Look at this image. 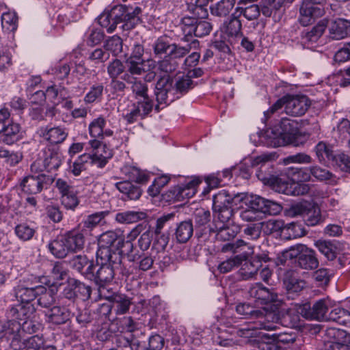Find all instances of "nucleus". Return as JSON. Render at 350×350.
<instances>
[{
  "label": "nucleus",
  "instance_id": "4",
  "mask_svg": "<svg viewBox=\"0 0 350 350\" xmlns=\"http://www.w3.org/2000/svg\"><path fill=\"white\" fill-rule=\"evenodd\" d=\"M99 261L100 263V267L96 273L93 269V277L89 278V280H93L99 286V288H103L104 289V286L113 280L117 273L126 277H128L131 273L127 269L121 265V258H120L118 265H115V262L109 260L97 259V262H99ZM100 292L101 294L103 293L101 289H100Z\"/></svg>",
  "mask_w": 350,
  "mask_h": 350
},
{
  "label": "nucleus",
  "instance_id": "38",
  "mask_svg": "<svg viewBox=\"0 0 350 350\" xmlns=\"http://www.w3.org/2000/svg\"><path fill=\"white\" fill-rule=\"evenodd\" d=\"M16 339L20 342L19 349L21 350H42L44 340L42 336L35 335L28 338H14L12 340Z\"/></svg>",
  "mask_w": 350,
  "mask_h": 350
},
{
  "label": "nucleus",
  "instance_id": "20",
  "mask_svg": "<svg viewBox=\"0 0 350 350\" xmlns=\"http://www.w3.org/2000/svg\"><path fill=\"white\" fill-rule=\"evenodd\" d=\"M327 27L325 21H321L316 26L310 31L306 30L301 33V42L306 46L310 47V44L315 43L321 38Z\"/></svg>",
  "mask_w": 350,
  "mask_h": 350
},
{
  "label": "nucleus",
  "instance_id": "54",
  "mask_svg": "<svg viewBox=\"0 0 350 350\" xmlns=\"http://www.w3.org/2000/svg\"><path fill=\"white\" fill-rule=\"evenodd\" d=\"M232 199L226 191H219L213 196V210H221L224 207L229 206Z\"/></svg>",
  "mask_w": 350,
  "mask_h": 350
},
{
  "label": "nucleus",
  "instance_id": "56",
  "mask_svg": "<svg viewBox=\"0 0 350 350\" xmlns=\"http://www.w3.org/2000/svg\"><path fill=\"white\" fill-rule=\"evenodd\" d=\"M104 47L107 52L118 56L122 51V40L119 36H113L106 40Z\"/></svg>",
  "mask_w": 350,
  "mask_h": 350
},
{
  "label": "nucleus",
  "instance_id": "15",
  "mask_svg": "<svg viewBox=\"0 0 350 350\" xmlns=\"http://www.w3.org/2000/svg\"><path fill=\"white\" fill-rule=\"evenodd\" d=\"M43 291H44V286L42 285L29 287L20 283L14 288L15 296L18 300L27 304L34 300L37 297L38 293Z\"/></svg>",
  "mask_w": 350,
  "mask_h": 350
},
{
  "label": "nucleus",
  "instance_id": "28",
  "mask_svg": "<svg viewBox=\"0 0 350 350\" xmlns=\"http://www.w3.org/2000/svg\"><path fill=\"white\" fill-rule=\"evenodd\" d=\"M210 231L215 233V239L219 241H227L228 243L232 240L237 234V228L230 226L227 224L217 225L210 228Z\"/></svg>",
  "mask_w": 350,
  "mask_h": 350
},
{
  "label": "nucleus",
  "instance_id": "8",
  "mask_svg": "<svg viewBox=\"0 0 350 350\" xmlns=\"http://www.w3.org/2000/svg\"><path fill=\"white\" fill-rule=\"evenodd\" d=\"M89 145L92 149V154H83L81 155V160L83 161V158H88L92 163L98 167H104L108 159L113 156L112 150L96 139L90 140Z\"/></svg>",
  "mask_w": 350,
  "mask_h": 350
},
{
  "label": "nucleus",
  "instance_id": "61",
  "mask_svg": "<svg viewBox=\"0 0 350 350\" xmlns=\"http://www.w3.org/2000/svg\"><path fill=\"white\" fill-rule=\"evenodd\" d=\"M282 230L286 231L289 239L303 237L306 232L301 225L294 222L283 224Z\"/></svg>",
  "mask_w": 350,
  "mask_h": 350
},
{
  "label": "nucleus",
  "instance_id": "40",
  "mask_svg": "<svg viewBox=\"0 0 350 350\" xmlns=\"http://www.w3.org/2000/svg\"><path fill=\"white\" fill-rule=\"evenodd\" d=\"M49 250L54 256L59 258H64L70 253L62 235L50 242Z\"/></svg>",
  "mask_w": 350,
  "mask_h": 350
},
{
  "label": "nucleus",
  "instance_id": "53",
  "mask_svg": "<svg viewBox=\"0 0 350 350\" xmlns=\"http://www.w3.org/2000/svg\"><path fill=\"white\" fill-rule=\"evenodd\" d=\"M104 90V85L101 83H96L90 88L88 92L84 97V101L86 103H92L96 100H100Z\"/></svg>",
  "mask_w": 350,
  "mask_h": 350
},
{
  "label": "nucleus",
  "instance_id": "23",
  "mask_svg": "<svg viewBox=\"0 0 350 350\" xmlns=\"http://www.w3.org/2000/svg\"><path fill=\"white\" fill-rule=\"evenodd\" d=\"M329 31L332 39H343L350 35V23L342 18L333 21L329 26Z\"/></svg>",
  "mask_w": 350,
  "mask_h": 350
},
{
  "label": "nucleus",
  "instance_id": "49",
  "mask_svg": "<svg viewBox=\"0 0 350 350\" xmlns=\"http://www.w3.org/2000/svg\"><path fill=\"white\" fill-rule=\"evenodd\" d=\"M327 320L346 325L350 322V312L341 308H335L329 314Z\"/></svg>",
  "mask_w": 350,
  "mask_h": 350
},
{
  "label": "nucleus",
  "instance_id": "48",
  "mask_svg": "<svg viewBox=\"0 0 350 350\" xmlns=\"http://www.w3.org/2000/svg\"><path fill=\"white\" fill-rule=\"evenodd\" d=\"M286 0H262L260 2L261 11L264 16L269 17L273 12L280 10Z\"/></svg>",
  "mask_w": 350,
  "mask_h": 350
},
{
  "label": "nucleus",
  "instance_id": "29",
  "mask_svg": "<svg viewBox=\"0 0 350 350\" xmlns=\"http://www.w3.org/2000/svg\"><path fill=\"white\" fill-rule=\"evenodd\" d=\"M284 174L293 183H303L310 180V167H286L284 170Z\"/></svg>",
  "mask_w": 350,
  "mask_h": 350
},
{
  "label": "nucleus",
  "instance_id": "22",
  "mask_svg": "<svg viewBox=\"0 0 350 350\" xmlns=\"http://www.w3.org/2000/svg\"><path fill=\"white\" fill-rule=\"evenodd\" d=\"M116 189L123 194L124 200H137L142 193V190L131 181L118 182L115 184Z\"/></svg>",
  "mask_w": 350,
  "mask_h": 350
},
{
  "label": "nucleus",
  "instance_id": "5",
  "mask_svg": "<svg viewBox=\"0 0 350 350\" xmlns=\"http://www.w3.org/2000/svg\"><path fill=\"white\" fill-rule=\"evenodd\" d=\"M154 94L157 101V104L155 106L157 111H159L160 109L174 100L176 98L175 89L172 79L168 75L161 77L157 81L155 85Z\"/></svg>",
  "mask_w": 350,
  "mask_h": 350
},
{
  "label": "nucleus",
  "instance_id": "59",
  "mask_svg": "<svg viewBox=\"0 0 350 350\" xmlns=\"http://www.w3.org/2000/svg\"><path fill=\"white\" fill-rule=\"evenodd\" d=\"M108 214V211H100L88 215L83 221V228L90 230L95 228Z\"/></svg>",
  "mask_w": 350,
  "mask_h": 350
},
{
  "label": "nucleus",
  "instance_id": "55",
  "mask_svg": "<svg viewBox=\"0 0 350 350\" xmlns=\"http://www.w3.org/2000/svg\"><path fill=\"white\" fill-rule=\"evenodd\" d=\"M234 4V0H221L212 9V12L218 16H226L231 12Z\"/></svg>",
  "mask_w": 350,
  "mask_h": 350
},
{
  "label": "nucleus",
  "instance_id": "42",
  "mask_svg": "<svg viewBox=\"0 0 350 350\" xmlns=\"http://www.w3.org/2000/svg\"><path fill=\"white\" fill-rule=\"evenodd\" d=\"M34 308L32 306L27 304H18L10 310V315L17 320L25 321L29 319L33 314Z\"/></svg>",
  "mask_w": 350,
  "mask_h": 350
},
{
  "label": "nucleus",
  "instance_id": "30",
  "mask_svg": "<svg viewBox=\"0 0 350 350\" xmlns=\"http://www.w3.org/2000/svg\"><path fill=\"white\" fill-rule=\"evenodd\" d=\"M42 136L51 144H61L67 137L68 133L66 129L60 126L45 128L41 130Z\"/></svg>",
  "mask_w": 350,
  "mask_h": 350
},
{
  "label": "nucleus",
  "instance_id": "16",
  "mask_svg": "<svg viewBox=\"0 0 350 350\" xmlns=\"http://www.w3.org/2000/svg\"><path fill=\"white\" fill-rule=\"evenodd\" d=\"M46 179V176L43 174L28 176L24 178L21 185L24 192L28 194H37L42 190Z\"/></svg>",
  "mask_w": 350,
  "mask_h": 350
},
{
  "label": "nucleus",
  "instance_id": "51",
  "mask_svg": "<svg viewBox=\"0 0 350 350\" xmlns=\"http://www.w3.org/2000/svg\"><path fill=\"white\" fill-rule=\"evenodd\" d=\"M289 180L281 176H273L271 178V181L268 185L271 186L273 189L279 193H283L289 195L290 183Z\"/></svg>",
  "mask_w": 350,
  "mask_h": 350
},
{
  "label": "nucleus",
  "instance_id": "13",
  "mask_svg": "<svg viewBox=\"0 0 350 350\" xmlns=\"http://www.w3.org/2000/svg\"><path fill=\"white\" fill-rule=\"evenodd\" d=\"M269 260V258L267 254L256 255L249 261L245 260V262L242 265L238 273L243 280L252 278L257 274L258 269L262 267L261 262H267Z\"/></svg>",
  "mask_w": 350,
  "mask_h": 350
},
{
  "label": "nucleus",
  "instance_id": "9",
  "mask_svg": "<svg viewBox=\"0 0 350 350\" xmlns=\"http://www.w3.org/2000/svg\"><path fill=\"white\" fill-rule=\"evenodd\" d=\"M265 319H260L253 325H250L246 327L238 329L236 332L237 335L243 338H252L256 336V329H264L267 331H274L278 326L274 319L278 320L275 317L273 313H268L265 315Z\"/></svg>",
  "mask_w": 350,
  "mask_h": 350
},
{
  "label": "nucleus",
  "instance_id": "10",
  "mask_svg": "<svg viewBox=\"0 0 350 350\" xmlns=\"http://www.w3.org/2000/svg\"><path fill=\"white\" fill-rule=\"evenodd\" d=\"M124 8L122 5L114 6L109 11H104L98 17V23L107 29L109 33L113 32L117 25L122 23V16Z\"/></svg>",
  "mask_w": 350,
  "mask_h": 350
},
{
  "label": "nucleus",
  "instance_id": "62",
  "mask_svg": "<svg viewBox=\"0 0 350 350\" xmlns=\"http://www.w3.org/2000/svg\"><path fill=\"white\" fill-rule=\"evenodd\" d=\"M36 230L27 224H21L16 226L15 233L23 241H29L34 235Z\"/></svg>",
  "mask_w": 350,
  "mask_h": 350
},
{
  "label": "nucleus",
  "instance_id": "2",
  "mask_svg": "<svg viewBox=\"0 0 350 350\" xmlns=\"http://www.w3.org/2000/svg\"><path fill=\"white\" fill-rule=\"evenodd\" d=\"M96 258L109 260L118 265L121 258V245L124 239L116 231L109 230L100 234L98 240Z\"/></svg>",
  "mask_w": 350,
  "mask_h": 350
},
{
  "label": "nucleus",
  "instance_id": "43",
  "mask_svg": "<svg viewBox=\"0 0 350 350\" xmlns=\"http://www.w3.org/2000/svg\"><path fill=\"white\" fill-rule=\"evenodd\" d=\"M310 174L319 181L331 184L336 183V177L332 172L317 165L310 166Z\"/></svg>",
  "mask_w": 350,
  "mask_h": 350
},
{
  "label": "nucleus",
  "instance_id": "1",
  "mask_svg": "<svg viewBox=\"0 0 350 350\" xmlns=\"http://www.w3.org/2000/svg\"><path fill=\"white\" fill-rule=\"evenodd\" d=\"M300 124L297 120L282 118L278 124L267 131V144L274 148L295 144Z\"/></svg>",
  "mask_w": 350,
  "mask_h": 350
},
{
  "label": "nucleus",
  "instance_id": "19",
  "mask_svg": "<svg viewBox=\"0 0 350 350\" xmlns=\"http://www.w3.org/2000/svg\"><path fill=\"white\" fill-rule=\"evenodd\" d=\"M70 263L74 269L81 273L88 279H89L90 277H93V269L95 268L94 263L92 260H90L85 256H75L71 260Z\"/></svg>",
  "mask_w": 350,
  "mask_h": 350
},
{
  "label": "nucleus",
  "instance_id": "58",
  "mask_svg": "<svg viewBox=\"0 0 350 350\" xmlns=\"http://www.w3.org/2000/svg\"><path fill=\"white\" fill-rule=\"evenodd\" d=\"M286 288L288 293H297L301 292L306 286L304 280L295 277H289L284 282Z\"/></svg>",
  "mask_w": 350,
  "mask_h": 350
},
{
  "label": "nucleus",
  "instance_id": "39",
  "mask_svg": "<svg viewBox=\"0 0 350 350\" xmlns=\"http://www.w3.org/2000/svg\"><path fill=\"white\" fill-rule=\"evenodd\" d=\"M128 84L131 85V89L135 98L141 100V98H147L148 85L139 78H130L124 80Z\"/></svg>",
  "mask_w": 350,
  "mask_h": 350
},
{
  "label": "nucleus",
  "instance_id": "31",
  "mask_svg": "<svg viewBox=\"0 0 350 350\" xmlns=\"http://www.w3.org/2000/svg\"><path fill=\"white\" fill-rule=\"evenodd\" d=\"M42 158L47 172L57 170L62 164L61 154L50 148H46L44 150Z\"/></svg>",
  "mask_w": 350,
  "mask_h": 350
},
{
  "label": "nucleus",
  "instance_id": "37",
  "mask_svg": "<svg viewBox=\"0 0 350 350\" xmlns=\"http://www.w3.org/2000/svg\"><path fill=\"white\" fill-rule=\"evenodd\" d=\"M252 251L254 254V247L242 239H238L234 242H228L221 247V252L224 253L232 252L234 254Z\"/></svg>",
  "mask_w": 350,
  "mask_h": 350
},
{
  "label": "nucleus",
  "instance_id": "11",
  "mask_svg": "<svg viewBox=\"0 0 350 350\" xmlns=\"http://www.w3.org/2000/svg\"><path fill=\"white\" fill-rule=\"evenodd\" d=\"M328 308L325 300L319 299L312 307L309 304H305L300 308L301 314L308 320L323 321L327 319L326 313Z\"/></svg>",
  "mask_w": 350,
  "mask_h": 350
},
{
  "label": "nucleus",
  "instance_id": "63",
  "mask_svg": "<svg viewBox=\"0 0 350 350\" xmlns=\"http://www.w3.org/2000/svg\"><path fill=\"white\" fill-rule=\"evenodd\" d=\"M18 18L14 13L5 12L1 16V25L9 31H14L17 29Z\"/></svg>",
  "mask_w": 350,
  "mask_h": 350
},
{
  "label": "nucleus",
  "instance_id": "36",
  "mask_svg": "<svg viewBox=\"0 0 350 350\" xmlns=\"http://www.w3.org/2000/svg\"><path fill=\"white\" fill-rule=\"evenodd\" d=\"M147 214L143 211H127L118 213L116 215L115 220L119 224H130L145 219Z\"/></svg>",
  "mask_w": 350,
  "mask_h": 350
},
{
  "label": "nucleus",
  "instance_id": "35",
  "mask_svg": "<svg viewBox=\"0 0 350 350\" xmlns=\"http://www.w3.org/2000/svg\"><path fill=\"white\" fill-rule=\"evenodd\" d=\"M272 158H273V156L271 154H262L261 155H259V156L254 158L252 163V165L253 166L262 164L260 169L256 172V176L258 177V178L260 180H261L265 185H269L273 175H271L270 174H267L265 172V170H263V168H265V163L266 162L271 160Z\"/></svg>",
  "mask_w": 350,
  "mask_h": 350
},
{
  "label": "nucleus",
  "instance_id": "17",
  "mask_svg": "<svg viewBox=\"0 0 350 350\" xmlns=\"http://www.w3.org/2000/svg\"><path fill=\"white\" fill-rule=\"evenodd\" d=\"M65 305L55 306L45 311L47 321L55 325L65 323L70 318V311Z\"/></svg>",
  "mask_w": 350,
  "mask_h": 350
},
{
  "label": "nucleus",
  "instance_id": "25",
  "mask_svg": "<svg viewBox=\"0 0 350 350\" xmlns=\"http://www.w3.org/2000/svg\"><path fill=\"white\" fill-rule=\"evenodd\" d=\"M70 252H77L83 248L85 237L77 230H70L62 234Z\"/></svg>",
  "mask_w": 350,
  "mask_h": 350
},
{
  "label": "nucleus",
  "instance_id": "32",
  "mask_svg": "<svg viewBox=\"0 0 350 350\" xmlns=\"http://www.w3.org/2000/svg\"><path fill=\"white\" fill-rule=\"evenodd\" d=\"M126 72L122 79L126 80L130 78H138V76L142 75L145 72V61H137L131 59H125Z\"/></svg>",
  "mask_w": 350,
  "mask_h": 350
},
{
  "label": "nucleus",
  "instance_id": "41",
  "mask_svg": "<svg viewBox=\"0 0 350 350\" xmlns=\"http://www.w3.org/2000/svg\"><path fill=\"white\" fill-rule=\"evenodd\" d=\"M238 10L232 15L231 18L224 22L221 29L228 36H238L241 33V23L239 18L236 16Z\"/></svg>",
  "mask_w": 350,
  "mask_h": 350
},
{
  "label": "nucleus",
  "instance_id": "33",
  "mask_svg": "<svg viewBox=\"0 0 350 350\" xmlns=\"http://www.w3.org/2000/svg\"><path fill=\"white\" fill-rule=\"evenodd\" d=\"M237 312L244 316L245 318H258L260 319H265V315L271 312H267L265 308L256 309L250 304H239L236 307Z\"/></svg>",
  "mask_w": 350,
  "mask_h": 350
},
{
  "label": "nucleus",
  "instance_id": "50",
  "mask_svg": "<svg viewBox=\"0 0 350 350\" xmlns=\"http://www.w3.org/2000/svg\"><path fill=\"white\" fill-rule=\"evenodd\" d=\"M105 124L106 120L103 116H99L93 120L88 127L90 136L94 138H102Z\"/></svg>",
  "mask_w": 350,
  "mask_h": 350
},
{
  "label": "nucleus",
  "instance_id": "27",
  "mask_svg": "<svg viewBox=\"0 0 350 350\" xmlns=\"http://www.w3.org/2000/svg\"><path fill=\"white\" fill-rule=\"evenodd\" d=\"M252 255V251L244 252L243 254L236 255L221 262L218 265L217 269L221 273L230 272L241 265L244 260H246Z\"/></svg>",
  "mask_w": 350,
  "mask_h": 350
},
{
  "label": "nucleus",
  "instance_id": "64",
  "mask_svg": "<svg viewBox=\"0 0 350 350\" xmlns=\"http://www.w3.org/2000/svg\"><path fill=\"white\" fill-rule=\"evenodd\" d=\"M38 304L47 309H49L50 307L55 302V297L53 291L47 290L44 287V291L40 293H38Z\"/></svg>",
  "mask_w": 350,
  "mask_h": 350
},
{
  "label": "nucleus",
  "instance_id": "60",
  "mask_svg": "<svg viewBox=\"0 0 350 350\" xmlns=\"http://www.w3.org/2000/svg\"><path fill=\"white\" fill-rule=\"evenodd\" d=\"M122 247H123L124 250H120L121 256L122 254H124L130 262H135L140 258L141 255L139 251L135 249L134 245L131 241H125L124 240V243L121 245V248Z\"/></svg>",
  "mask_w": 350,
  "mask_h": 350
},
{
  "label": "nucleus",
  "instance_id": "21",
  "mask_svg": "<svg viewBox=\"0 0 350 350\" xmlns=\"http://www.w3.org/2000/svg\"><path fill=\"white\" fill-rule=\"evenodd\" d=\"M193 233V225L191 220L187 219L176 223L174 235L178 243H187L192 237Z\"/></svg>",
  "mask_w": 350,
  "mask_h": 350
},
{
  "label": "nucleus",
  "instance_id": "7",
  "mask_svg": "<svg viewBox=\"0 0 350 350\" xmlns=\"http://www.w3.org/2000/svg\"><path fill=\"white\" fill-rule=\"evenodd\" d=\"M244 203L247 207L257 213H262L275 215L279 214L282 210V207L280 204L259 196H246L244 199Z\"/></svg>",
  "mask_w": 350,
  "mask_h": 350
},
{
  "label": "nucleus",
  "instance_id": "45",
  "mask_svg": "<svg viewBox=\"0 0 350 350\" xmlns=\"http://www.w3.org/2000/svg\"><path fill=\"white\" fill-rule=\"evenodd\" d=\"M315 246L327 260H333L336 258V246L333 242L318 240L315 242Z\"/></svg>",
  "mask_w": 350,
  "mask_h": 350
},
{
  "label": "nucleus",
  "instance_id": "46",
  "mask_svg": "<svg viewBox=\"0 0 350 350\" xmlns=\"http://www.w3.org/2000/svg\"><path fill=\"white\" fill-rule=\"evenodd\" d=\"M20 323V328L18 332H16L14 335H16L15 338H25V334H33L38 331L41 327V324L38 321L33 319H27L24 321L22 323Z\"/></svg>",
  "mask_w": 350,
  "mask_h": 350
},
{
  "label": "nucleus",
  "instance_id": "14",
  "mask_svg": "<svg viewBox=\"0 0 350 350\" xmlns=\"http://www.w3.org/2000/svg\"><path fill=\"white\" fill-rule=\"evenodd\" d=\"M105 299L112 304L113 310L116 315L126 314L132 304L131 298L125 294L113 293L109 295H103Z\"/></svg>",
  "mask_w": 350,
  "mask_h": 350
},
{
  "label": "nucleus",
  "instance_id": "47",
  "mask_svg": "<svg viewBox=\"0 0 350 350\" xmlns=\"http://www.w3.org/2000/svg\"><path fill=\"white\" fill-rule=\"evenodd\" d=\"M304 219L308 226H314L323 221L324 219L319 206L310 204Z\"/></svg>",
  "mask_w": 350,
  "mask_h": 350
},
{
  "label": "nucleus",
  "instance_id": "12",
  "mask_svg": "<svg viewBox=\"0 0 350 350\" xmlns=\"http://www.w3.org/2000/svg\"><path fill=\"white\" fill-rule=\"evenodd\" d=\"M248 295L258 304L262 305L273 302L278 298V295L275 293L264 286L260 282L255 283L250 287Z\"/></svg>",
  "mask_w": 350,
  "mask_h": 350
},
{
  "label": "nucleus",
  "instance_id": "3",
  "mask_svg": "<svg viewBox=\"0 0 350 350\" xmlns=\"http://www.w3.org/2000/svg\"><path fill=\"white\" fill-rule=\"evenodd\" d=\"M310 106V102L306 96L286 95L278 100L265 114L267 116L269 113H273L284 107L286 114L301 116L305 114Z\"/></svg>",
  "mask_w": 350,
  "mask_h": 350
},
{
  "label": "nucleus",
  "instance_id": "57",
  "mask_svg": "<svg viewBox=\"0 0 350 350\" xmlns=\"http://www.w3.org/2000/svg\"><path fill=\"white\" fill-rule=\"evenodd\" d=\"M72 286L75 287L77 298H79L83 301H86L90 298L92 288L90 286L72 279Z\"/></svg>",
  "mask_w": 350,
  "mask_h": 350
},
{
  "label": "nucleus",
  "instance_id": "18",
  "mask_svg": "<svg viewBox=\"0 0 350 350\" xmlns=\"http://www.w3.org/2000/svg\"><path fill=\"white\" fill-rule=\"evenodd\" d=\"M201 183L199 178H194L182 185L175 187L173 195L177 201L193 197L196 193V187Z\"/></svg>",
  "mask_w": 350,
  "mask_h": 350
},
{
  "label": "nucleus",
  "instance_id": "34",
  "mask_svg": "<svg viewBox=\"0 0 350 350\" xmlns=\"http://www.w3.org/2000/svg\"><path fill=\"white\" fill-rule=\"evenodd\" d=\"M314 151L316 156L320 163L326 161H332L335 163L337 154L334 153L332 146L324 142H319L315 148Z\"/></svg>",
  "mask_w": 350,
  "mask_h": 350
},
{
  "label": "nucleus",
  "instance_id": "52",
  "mask_svg": "<svg viewBox=\"0 0 350 350\" xmlns=\"http://www.w3.org/2000/svg\"><path fill=\"white\" fill-rule=\"evenodd\" d=\"M198 44V41L196 40H193L190 44L185 46H181L176 44H172L169 56L173 59L182 58L189 53L191 49V45L196 46Z\"/></svg>",
  "mask_w": 350,
  "mask_h": 350
},
{
  "label": "nucleus",
  "instance_id": "6",
  "mask_svg": "<svg viewBox=\"0 0 350 350\" xmlns=\"http://www.w3.org/2000/svg\"><path fill=\"white\" fill-rule=\"evenodd\" d=\"M325 1V0H303L299 10L300 23L307 26L312 23L317 18L323 16Z\"/></svg>",
  "mask_w": 350,
  "mask_h": 350
},
{
  "label": "nucleus",
  "instance_id": "44",
  "mask_svg": "<svg viewBox=\"0 0 350 350\" xmlns=\"http://www.w3.org/2000/svg\"><path fill=\"white\" fill-rule=\"evenodd\" d=\"M20 323L16 320H11L5 323L0 322V338H6L10 342L15 338L14 333L18 332Z\"/></svg>",
  "mask_w": 350,
  "mask_h": 350
},
{
  "label": "nucleus",
  "instance_id": "26",
  "mask_svg": "<svg viewBox=\"0 0 350 350\" xmlns=\"http://www.w3.org/2000/svg\"><path fill=\"white\" fill-rule=\"evenodd\" d=\"M21 125L12 120L1 131V141L8 145H12L21 139Z\"/></svg>",
  "mask_w": 350,
  "mask_h": 350
},
{
  "label": "nucleus",
  "instance_id": "24",
  "mask_svg": "<svg viewBox=\"0 0 350 350\" xmlns=\"http://www.w3.org/2000/svg\"><path fill=\"white\" fill-rule=\"evenodd\" d=\"M319 262L315 252L305 246L303 252L298 256V267L306 270H314L319 267Z\"/></svg>",
  "mask_w": 350,
  "mask_h": 350
}]
</instances>
